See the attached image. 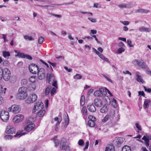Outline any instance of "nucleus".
Masks as SVG:
<instances>
[{
	"label": "nucleus",
	"instance_id": "obj_1",
	"mask_svg": "<svg viewBox=\"0 0 151 151\" xmlns=\"http://www.w3.org/2000/svg\"><path fill=\"white\" fill-rule=\"evenodd\" d=\"M114 114L115 111L113 110H112L108 114L109 119L110 121L111 122L109 123V124H111L110 126L112 127L115 125L116 122L120 119V115L118 113L115 116Z\"/></svg>",
	"mask_w": 151,
	"mask_h": 151
},
{
	"label": "nucleus",
	"instance_id": "obj_2",
	"mask_svg": "<svg viewBox=\"0 0 151 151\" xmlns=\"http://www.w3.org/2000/svg\"><path fill=\"white\" fill-rule=\"evenodd\" d=\"M27 88L24 86L22 87L19 88L18 91L19 96H20V99H24L27 97Z\"/></svg>",
	"mask_w": 151,
	"mask_h": 151
},
{
	"label": "nucleus",
	"instance_id": "obj_3",
	"mask_svg": "<svg viewBox=\"0 0 151 151\" xmlns=\"http://www.w3.org/2000/svg\"><path fill=\"white\" fill-rule=\"evenodd\" d=\"M44 107L43 104L41 102H38L35 104L33 109V112L35 113L37 111H40L42 110Z\"/></svg>",
	"mask_w": 151,
	"mask_h": 151
},
{
	"label": "nucleus",
	"instance_id": "obj_4",
	"mask_svg": "<svg viewBox=\"0 0 151 151\" xmlns=\"http://www.w3.org/2000/svg\"><path fill=\"white\" fill-rule=\"evenodd\" d=\"M11 73L10 71L7 68L4 69L3 73V78L6 81H8L10 77Z\"/></svg>",
	"mask_w": 151,
	"mask_h": 151
},
{
	"label": "nucleus",
	"instance_id": "obj_5",
	"mask_svg": "<svg viewBox=\"0 0 151 151\" xmlns=\"http://www.w3.org/2000/svg\"><path fill=\"white\" fill-rule=\"evenodd\" d=\"M0 117L2 120L4 122H6L9 119V113L6 111H2L0 114Z\"/></svg>",
	"mask_w": 151,
	"mask_h": 151
},
{
	"label": "nucleus",
	"instance_id": "obj_6",
	"mask_svg": "<svg viewBox=\"0 0 151 151\" xmlns=\"http://www.w3.org/2000/svg\"><path fill=\"white\" fill-rule=\"evenodd\" d=\"M29 69L30 72L33 74H36L39 70L38 66L34 64H31L29 66Z\"/></svg>",
	"mask_w": 151,
	"mask_h": 151
},
{
	"label": "nucleus",
	"instance_id": "obj_7",
	"mask_svg": "<svg viewBox=\"0 0 151 151\" xmlns=\"http://www.w3.org/2000/svg\"><path fill=\"white\" fill-rule=\"evenodd\" d=\"M38 76L39 79L42 80L44 79L45 76V72L44 69L40 68L37 71Z\"/></svg>",
	"mask_w": 151,
	"mask_h": 151
},
{
	"label": "nucleus",
	"instance_id": "obj_8",
	"mask_svg": "<svg viewBox=\"0 0 151 151\" xmlns=\"http://www.w3.org/2000/svg\"><path fill=\"white\" fill-rule=\"evenodd\" d=\"M9 111H11L15 113H17L20 111V109L19 106L16 105H13L8 109Z\"/></svg>",
	"mask_w": 151,
	"mask_h": 151
},
{
	"label": "nucleus",
	"instance_id": "obj_9",
	"mask_svg": "<svg viewBox=\"0 0 151 151\" xmlns=\"http://www.w3.org/2000/svg\"><path fill=\"white\" fill-rule=\"evenodd\" d=\"M24 116L20 114L15 115L13 118V121L15 123H17L22 121L24 118Z\"/></svg>",
	"mask_w": 151,
	"mask_h": 151
},
{
	"label": "nucleus",
	"instance_id": "obj_10",
	"mask_svg": "<svg viewBox=\"0 0 151 151\" xmlns=\"http://www.w3.org/2000/svg\"><path fill=\"white\" fill-rule=\"evenodd\" d=\"M6 132V133L8 134H13L15 133L16 129L13 126L9 125L7 126Z\"/></svg>",
	"mask_w": 151,
	"mask_h": 151
},
{
	"label": "nucleus",
	"instance_id": "obj_11",
	"mask_svg": "<svg viewBox=\"0 0 151 151\" xmlns=\"http://www.w3.org/2000/svg\"><path fill=\"white\" fill-rule=\"evenodd\" d=\"M60 147L61 150H64L65 151H69V146L66 145V143L64 142V140L63 139L61 140Z\"/></svg>",
	"mask_w": 151,
	"mask_h": 151
},
{
	"label": "nucleus",
	"instance_id": "obj_12",
	"mask_svg": "<svg viewBox=\"0 0 151 151\" xmlns=\"http://www.w3.org/2000/svg\"><path fill=\"white\" fill-rule=\"evenodd\" d=\"M104 89L100 88L99 90L96 91L94 92V95L95 96L97 97L101 96L103 95V94H105V93H106V91L104 93Z\"/></svg>",
	"mask_w": 151,
	"mask_h": 151
},
{
	"label": "nucleus",
	"instance_id": "obj_13",
	"mask_svg": "<svg viewBox=\"0 0 151 151\" xmlns=\"http://www.w3.org/2000/svg\"><path fill=\"white\" fill-rule=\"evenodd\" d=\"M93 103L96 106L98 107H101L103 105L102 101L99 98L95 99L93 101Z\"/></svg>",
	"mask_w": 151,
	"mask_h": 151
},
{
	"label": "nucleus",
	"instance_id": "obj_14",
	"mask_svg": "<svg viewBox=\"0 0 151 151\" xmlns=\"http://www.w3.org/2000/svg\"><path fill=\"white\" fill-rule=\"evenodd\" d=\"M46 79L47 82L49 83H50L51 82L55 79L54 75L52 73H47V75Z\"/></svg>",
	"mask_w": 151,
	"mask_h": 151
},
{
	"label": "nucleus",
	"instance_id": "obj_15",
	"mask_svg": "<svg viewBox=\"0 0 151 151\" xmlns=\"http://www.w3.org/2000/svg\"><path fill=\"white\" fill-rule=\"evenodd\" d=\"M139 72H135L136 80L138 82H141L143 83L145 82V81L143 80L142 77L139 75Z\"/></svg>",
	"mask_w": 151,
	"mask_h": 151
},
{
	"label": "nucleus",
	"instance_id": "obj_16",
	"mask_svg": "<svg viewBox=\"0 0 151 151\" xmlns=\"http://www.w3.org/2000/svg\"><path fill=\"white\" fill-rule=\"evenodd\" d=\"M134 62H135L141 68H147V65L146 64L142 61L135 60Z\"/></svg>",
	"mask_w": 151,
	"mask_h": 151
},
{
	"label": "nucleus",
	"instance_id": "obj_17",
	"mask_svg": "<svg viewBox=\"0 0 151 151\" xmlns=\"http://www.w3.org/2000/svg\"><path fill=\"white\" fill-rule=\"evenodd\" d=\"M35 125L34 124L32 123L29 124L26 126L24 130L26 131L29 132L31 131L35 127Z\"/></svg>",
	"mask_w": 151,
	"mask_h": 151
},
{
	"label": "nucleus",
	"instance_id": "obj_18",
	"mask_svg": "<svg viewBox=\"0 0 151 151\" xmlns=\"http://www.w3.org/2000/svg\"><path fill=\"white\" fill-rule=\"evenodd\" d=\"M150 102L151 101L149 99H146L144 100L143 107L145 109L149 108Z\"/></svg>",
	"mask_w": 151,
	"mask_h": 151
},
{
	"label": "nucleus",
	"instance_id": "obj_19",
	"mask_svg": "<svg viewBox=\"0 0 151 151\" xmlns=\"http://www.w3.org/2000/svg\"><path fill=\"white\" fill-rule=\"evenodd\" d=\"M150 12V11L148 10L144 9H139L136 10L135 11V13H140L142 14L145 13L147 14Z\"/></svg>",
	"mask_w": 151,
	"mask_h": 151
},
{
	"label": "nucleus",
	"instance_id": "obj_20",
	"mask_svg": "<svg viewBox=\"0 0 151 151\" xmlns=\"http://www.w3.org/2000/svg\"><path fill=\"white\" fill-rule=\"evenodd\" d=\"M109 106L108 105L105 104L102 108L100 109V111L102 113H105L108 111Z\"/></svg>",
	"mask_w": 151,
	"mask_h": 151
},
{
	"label": "nucleus",
	"instance_id": "obj_21",
	"mask_svg": "<svg viewBox=\"0 0 151 151\" xmlns=\"http://www.w3.org/2000/svg\"><path fill=\"white\" fill-rule=\"evenodd\" d=\"M88 108L89 111L92 112H94L96 111V109L95 106L93 104L88 105Z\"/></svg>",
	"mask_w": 151,
	"mask_h": 151
},
{
	"label": "nucleus",
	"instance_id": "obj_22",
	"mask_svg": "<svg viewBox=\"0 0 151 151\" xmlns=\"http://www.w3.org/2000/svg\"><path fill=\"white\" fill-rule=\"evenodd\" d=\"M124 139L122 137H119L116 141L118 146L119 147L123 142Z\"/></svg>",
	"mask_w": 151,
	"mask_h": 151
},
{
	"label": "nucleus",
	"instance_id": "obj_23",
	"mask_svg": "<svg viewBox=\"0 0 151 151\" xmlns=\"http://www.w3.org/2000/svg\"><path fill=\"white\" fill-rule=\"evenodd\" d=\"M37 113V116L39 117H41L45 115V111L44 110H42L38 111Z\"/></svg>",
	"mask_w": 151,
	"mask_h": 151
},
{
	"label": "nucleus",
	"instance_id": "obj_24",
	"mask_svg": "<svg viewBox=\"0 0 151 151\" xmlns=\"http://www.w3.org/2000/svg\"><path fill=\"white\" fill-rule=\"evenodd\" d=\"M114 147L112 145H110L106 148L105 151H114Z\"/></svg>",
	"mask_w": 151,
	"mask_h": 151
},
{
	"label": "nucleus",
	"instance_id": "obj_25",
	"mask_svg": "<svg viewBox=\"0 0 151 151\" xmlns=\"http://www.w3.org/2000/svg\"><path fill=\"white\" fill-rule=\"evenodd\" d=\"M139 31L140 32H149L150 30L148 28H146L144 27H142L139 28Z\"/></svg>",
	"mask_w": 151,
	"mask_h": 151
},
{
	"label": "nucleus",
	"instance_id": "obj_26",
	"mask_svg": "<svg viewBox=\"0 0 151 151\" xmlns=\"http://www.w3.org/2000/svg\"><path fill=\"white\" fill-rule=\"evenodd\" d=\"M122 151H131V150L129 146L126 145L122 148Z\"/></svg>",
	"mask_w": 151,
	"mask_h": 151
},
{
	"label": "nucleus",
	"instance_id": "obj_27",
	"mask_svg": "<svg viewBox=\"0 0 151 151\" xmlns=\"http://www.w3.org/2000/svg\"><path fill=\"white\" fill-rule=\"evenodd\" d=\"M51 89L52 86H47L46 89L45 91V94L46 95H47L49 94Z\"/></svg>",
	"mask_w": 151,
	"mask_h": 151
},
{
	"label": "nucleus",
	"instance_id": "obj_28",
	"mask_svg": "<svg viewBox=\"0 0 151 151\" xmlns=\"http://www.w3.org/2000/svg\"><path fill=\"white\" fill-rule=\"evenodd\" d=\"M25 134V133H22V132H18L15 135L14 137H18L19 138L20 137L22 136L23 135Z\"/></svg>",
	"mask_w": 151,
	"mask_h": 151
},
{
	"label": "nucleus",
	"instance_id": "obj_29",
	"mask_svg": "<svg viewBox=\"0 0 151 151\" xmlns=\"http://www.w3.org/2000/svg\"><path fill=\"white\" fill-rule=\"evenodd\" d=\"M94 121L89 120L88 122V124L90 127H94L95 126V124Z\"/></svg>",
	"mask_w": 151,
	"mask_h": 151
},
{
	"label": "nucleus",
	"instance_id": "obj_30",
	"mask_svg": "<svg viewBox=\"0 0 151 151\" xmlns=\"http://www.w3.org/2000/svg\"><path fill=\"white\" fill-rule=\"evenodd\" d=\"M33 102L35 101L37 99V97L36 94H32L30 96Z\"/></svg>",
	"mask_w": 151,
	"mask_h": 151
},
{
	"label": "nucleus",
	"instance_id": "obj_31",
	"mask_svg": "<svg viewBox=\"0 0 151 151\" xmlns=\"http://www.w3.org/2000/svg\"><path fill=\"white\" fill-rule=\"evenodd\" d=\"M28 83V80L25 79L22 80L21 81V83L22 85L26 86Z\"/></svg>",
	"mask_w": 151,
	"mask_h": 151
},
{
	"label": "nucleus",
	"instance_id": "obj_32",
	"mask_svg": "<svg viewBox=\"0 0 151 151\" xmlns=\"http://www.w3.org/2000/svg\"><path fill=\"white\" fill-rule=\"evenodd\" d=\"M3 55L4 57L6 58L10 56V55L9 52L6 51H4L3 52Z\"/></svg>",
	"mask_w": 151,
	"mask_h": 151
},
{
	"label": "nucleus",
	"instance_id": "obj_33",
	"mask_svg": "<svg viewBox=\"0 0 151 151\" xmlns=\"http://www.w3.org/2000/svg\"><path fill=\"white\" fill-rule=\"evenodd\" d=\"M85 104V97L83 96H82L80 100V104L81 106H83Z\"/></svg>",
	"mask_w": 151,
	"mask_h": 151
},
{
	"label": "nucleus",
	"instance_id": "obj_34",
	"mask_svg": "<svg viewBox=\"0 0 151 151\" xmlns=\"http://www.w3.org/2000/svg\"><path fill=\"white\" fill-rule=\"evenodd\" d=\"M101 75L107 81L111 83H113L112 81L110 79V78H109V77H108L106 75L104 74H101Z\"/></svg>",
	"mask_w": 151,
	"mask_h": 151
},
{
	"label": "nucleus",
	"instance_id": "obj_35",
	"mask_svg": "<svg viewBox=\"0 0 151 151\" xmlns=\"http://www.w3.org/2000/svg\"><path fill=\"white\" fill-rule=\"evenodd\" d=\"M25 55L24 53H18L16 55V56H18L20 58H25Z\"/></svg>",
	"mask_w": 151,
	"mask_h": 151
},
{
	"label": "nucleus",
	"instance_id": "obj_36",
	"mask_svg": "<svg viewBox=\"0 0 151 151\" xmlns=\"http://www.w3.org/2000/svg\"><path fill=\"white\" fill-rule=\"evenodd\" d=\"M36 76H31L29 79V81L30 82L34 83L36 81Z\"/></svg>",
	"mask_w": 151,
	"mask_h": 151
},
{
	"label": "nucleus",
	"instance_id": "obj_37",
	"mask_svg": "<svg viewBox=\"0 0 151 151\" xmlns=\"http://www.w3.org/2000/svg\"><path fill=\"white\" fill-rule=\"evenodd\" d=\"M112 104L113 106L116 108L117 107V105L116 104V99H113V100L111 101Z\"/></svg>",
	"mask_w": 151,
	"mask_h": 151
},
{
	"label": "nucleus",
	"instance_id": "obj_38",
	"mask_svg": "<svg viewBox=\"0 0 151 151\" xmlns=\"http://www.w3.org/2000/svg\"><path fill=\"white\" fill-rule=\"evenodd\" d=\"M57 89V88H56L55 87L53 88H52V89L50 91V94L52 96H53L54 94L56 92Z\"/></svg>",
	"mask_w": 151,
	"mask_h": 151
},
{
	"label": "nucleus",
	"instance_id": "obj_39",
	"mask_svg": "<svg viewBox=\"0 0 151 151\" xmlns=\"http://www.w3.org/2000/svg\"><path fill=\"white\" fill-rule=\"evenodd\" d=\"M57 89V88H56L55 87L53 88H52V89L50 91V94L52 96H53L54 94L56 92Z\"/></svg>",
	"mask_w": 151,
	"mask_h": 151
},
{
	"label": "nucleus",
	"instance_id": "obj_40",
	"mask_svg": "<svg viewBox=\"0 0 151 151\" xmlns=\"http://www.w3.org/2000/svg\"><path fill=\"white\" fill-rule=\"evenodd\" d=\"M48 14L50 16H52L59 18H61L62 17V16L60 15L56 14L51 12H49Z\"/></svg>",
	"mask_w": 151,
	"mask_h": 151
},
{
	"label": "nucleus",
	"instance_id": "obj_41",
	"mask_svg": "<svg viewBox=\"0 0 151 151\" xmlns=\"http://www.w3.org/2000/svg\"><path fill=\"white\" fill-rule=\"evenodd\" d=\"M82 76L79 74H76L75 76H74V78L75 79H79L81 78Z\"/></svg>",
	"mask_w": 151,
	"mask_h": 151
},
{
	"label": "nucleus",
	"instance_id": "obj_42",
	"mask_svg": "<svg viewBox=\"0 0 151 151\" xmlns=\"http://www.w3.org/2000/svg\"><path fill=\"white\" fill-rule=\"evenodd\" d=\"M26 102L28 104H30L33 103V102L32 100L31 97L30 96L28 97L27 99L26 100Z\"/></svg>",
	"mask_w": 151,
	"mask_h": 151
},
{
	"label": "nucleus",
	"instance_id": "obj_43",
	"mask_svg": "<svg viewBox=\"0 0 151 151\" xmlns=\"http://www.w3.org/2000/svg\"><path fill=\"white\" fill-rule=\"evenodd\" d=\"M24 38L25 40H33L34 39L31 36H25L24 37Z\"/></svg>",
	"mask_w": 151,
	"mask_h": 151
},
{
	"label": "nucleus",
	"instance_id": "obj_44",
	"mask_svg": "<svg viewBox=\"0 0 151 151\" xmlns=\"http://www.w3.org/2000/svg\"><path fill=\"white\" fill-rule=\"evenodd\" d=\"M44 39L42 37H40L38 39V42L39 44H42L44 41Z\"/></svg>",
	"mask_w": 151,
	"mask_h": 151
},
{
	"label": "nucleus",
	"instance_id": "obj_45",
	"mask_svg": "<svg viewBox=\"0 0 151 151\" xmlns=\"http://www.w3.org/2000/svg\"><path fill=\"white\" fill-rule=\"evenodd\" d=\"M82 111L84 115H86L87 114L86 108V106H84L83 108Z\"/></svg>",
	"mask_w": 151,
	"mask_h": 151
},
{
	"label": "nucleus",
	"instance_id": "obj_46",
	"mask_svg": "<svg viewBox=\"0 0 151 151\" xmlns=\"http://www.w3.org/2000/svg\"><path fill=\"white\" fill-rule=\"evenodd\" d=\"M88 119H89V120L92 121H95L96 120L95 117L92 115H89L88 116Z\"/></svg>",
	"mask_w": 151,
	"mask_h": 151
},
{
	"label": "nucleus",
	"instance_id": "obj_47",
	"mask_svg": "<svg viewBox=\"0 0 151 151\" xmlns=\"http://www.w3.org/2000/svg\"><path fill=\"white\" fill-rule=\"evenodd\" d=\"M52 81V86H54L56 88H58L57 82V81L54 80V81Z\"/></svg>",
	"mask_w": 151,
	"mask_h": 151
},
{
	"label": "nucleus",
	"instance_id": "obj_48",
	"mask_svg": "<svg viewBox=\"0 0 151 151\" xmlns=\"http://www.w3.org/2000/svg\"><path fill=\"white\" fill-rule=\"evenodd\" d=\"M88 19L91 22L96 23V19L88 17Z\"/></svg>",
	"mask_w": 151,
	"mask_h": 151
},
{
	"label": "nucleus",
	"instance_id": "obj_49",
	"mask_svg": "<svg viewBox=\"0 0 151 151\" xmlns=\"http://www.w3.org/2000/svg\"><path fill=\"white\" fill-rule=\"evenodd\" d=\"M53 142L55 144V146L57 147L59 145L60 141L58 139H55L53 140Z\"/></svg>",
	"mask_w": 151,
	"mask_h": 151
},
{
	"label": "nucleus",
	"instance_id": "obj_50",
	"mask_svg": "<svg viewBox=\"0 0 151 151\" xmlns=\"http://www.w3.org/2000/svg\"><path fill=\"white\" fill-rule=\"evenodd\" d=\"M135 125L136 126V128L138 129L139 130L141 131L142 130V129L138 123H136L135 124Z\"/></svg>",
	"mask_w": 151,
	"mask_h": 151
},
{
	"label": "nucleus",
	"instance_id": "obj_51",
	"mask_svg": "<svg viewBox=\"0 0 151 151\" xmlns=\"http://www.w3.org/2000/svg\"><path fill=\"white\" fill-rule=\"evenodd\" d=\"M4 71L0 67V80L2 79L3 78V73Z\"/></svg>",
	"mask_w": 151,
	"mask_h": 151
},
{
	"label": "nucleus",
	"instance_id": "obj_52",
	"mask_svg": "<svg viewBox=\"0 0 151 151\" xmlns=\"http://www.w3.org/2000/svg\"><path fill=\"white\" fill-rule=\"evenodd\" d=\"M12 138V136L10 135H7L5 136V139H11Z\"/></svg>",
	"mask_w": 151,
	"mask_h": 151
},
{
	"label": "nucleus",
	"instance_id": "obj_53",
	"mask_svg": "<svg viewBox=\"0 0 151 151\" xmlns=\"http://www.w3.org/2000/svg\"><path fill=\"white\" fill-rule=\"evenodd\" d=\"M2 93H5V91L4 90L2 86L0 85V94Z\"/></svg>",
	"mask_w": 151,
	"mask_h": 151
},
{
	"label": "nucleus",
	"instance_id": "obj_54",
	"mask_svg": "<svg viewBox=\"0 0 151 151\" xmlns=\"http://www.w3.org/2000/svg\"><path fill=\"white\" fill-rule=\"evenodd\" d=\"M118 6L121 8H126V4H119Z\"/></svg>",
	"mask_w": 151,
	"mask_h": 151
},
{
	"label": "nucleus",
	"instance_id": "obj_55",
	"mask_svg": "<svg viewBox=\"0 0 151 151\" xmlns=\"http://www.w3.org/2000/svg\"><path fill=\"white\" fill-rule=\"evenodd\" d=\"M127 42L128 45L130 47H133L134 45L132 44V41L130 40H127Z\"/></svg>",
	"mask_w": 151,
	"mask_h": 151
},
{
	"label": "nucleus",
	"instance_id": "obj_56",
	"mask_svg": "<svg viewBox=\"0 0 151 151\" xmlns=\"http://www.w3.org/2000/svg\"><path fill=\"white\" fill-rule=\"evenodd\" d=\"M109 119L108 116V115H107L105 116L102 120V121L103 122H105Z\"/></svg>",
	"mask_w": 151,
	"mask_h": 151
},
{
	"label": "nucleus",
	"instance_id": "obj_57",
	"mask_svg": "<svg viewBox=\"0 0 151 151\" xmlns=\"http://www.w3.org/2000/svg\"><path fill=\"white\" fill-rule=\"evenodd\" d=\"M83 143L84 141L82 139H80L78 142V144L80 146L83 145Z\"/></svg>",
	"mask_w": 151,
	"mask_h": 151
},
{
	"label": "nucleus",
	"instance_id": "obj_58",
	"mask_svg": "<svg viewBox=\"0 0 151 151\" xmlns=\"http://www.w3.org/2000/svg\"><path fill=\"white\" fill-rule=\"evenodd\" d=\"M97 33V31L94 29H91V32L90 33V35L92 36V34H96Z\"/></svg>",
	"mask_w": 151,
	"mask_h": 151
},
{
	"label": "nucleus",
	"instance_id": "obj_59",
	"mask_svg": "<svg viewBox=\"0 0 151 151\" xmlns=\"http://www.w3.org/2000/svg\"><path fill=\"white\" fill-rule=\"evenodd\" d=\"M100 5L98 3H94L93 7L94 8H100Z\"/></svg>",
	"mask_w": 151,
	"mask_h": 151
},
{
	"label": "nucleus",
	"instance_id": "obj_60",
	"mask_svg": "<svg viewBox=\"0 0 151 151\" xmlns=\"http://www.w3.org/2000/svg\"><path fill=\"white\" fill-rule=\"evenodd\" d=\"M2 38L4 40V42H6L8 41V40L6 38V35L5 34H2Z\"/></svg>",
	"mask_w": 151,
	"mask_h": 151
},
{
	"label": "nucleus",
	"instance_id": "obj_61",
	"mask_svg": "<svg viewBox=\"0 0 151 151\" xmlns=\"http://www.w3.org/2000/svg\"><path fill=\"white\" fill-rule=\"evenodd\" d=\"M120 22L122 24H123L126 25H128L129 23V22L127 21H120Z\"/></svg>",
	"mask_w": 151,
	"mask_h": 151
},
{
	"label": "nucleus",
	"instance_id": "obj_62",
	"mask_svg": "<svg viewBox=\"0 0 151 151\" xmlns=\"http://www.w3.org/2000/svg\"><path fill=\"white\" fill-rule=\"evenodd\" d=\"M138 93L139 95H141L143 97L146 98L145 96V94L143 91H140L138 92Z\"/></svg>",
	"mask_w": 151,
	"mask_h": 151
},
{
	"label": "nucleus",
	"instance_id": "obj_63",
	"mask_svg": "<svg viewBox=\"0 0 151 151\" xmlns=\"http://www.w3.org/2000/svg\"><path fill=\"white\" fill-rule=\"evenodd\" d=\"M124 51V49L123 47H121L119 48L118 49V50L119 53H122V52Z\"/></svg>",
	"mask_w": 151,
	"mask_h": 151
},
{
	"label": "nucleus",
	"instance_id": "obj_64",
	"mask_svg": "<svg viewBox=\"0 0 151 151\" xmlns=\"http://www.w3.org/2000/svg\"><path fill=\"white\" fill-rule=\"evenodd\" d=\"M143 87L145 91H147L148 93L151 92V88H147L145 86H143Z\"/></svg>",
	"mask_w": 151,
	"mask_h": 151
}]
</instances>
